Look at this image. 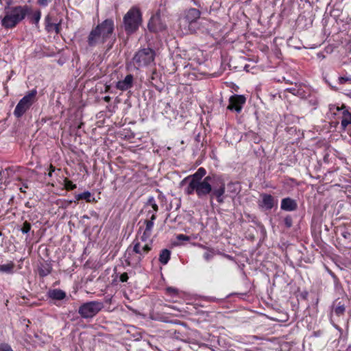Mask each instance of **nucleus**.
<instances>
[{"mask_svg": "<svg viewBox=\"0 0 351 351\" xmlns=\"http://www.w3.org/2000/svg\"><path fill=\"white\" fill-rule=\"evenodd\" d=\"M152 248V241L149 243L142 241L141 237H137L125 252V258L127 265L132 267L138 266Z\"/></svg>", "mask_w": 351, "mask_h": 351, "instance_id": "nucleus-1", "label": "nucleus"}, {"mask_svg": "<svg viewBox=\"0 0 351 351\" xmlns=\"http://www.w3.org/2000/svg\"><path fill=\"white\" fill-rule=\"evenodd\" d=\"M114 31V22L111 19H106L93 29L88 38L90 46L104 43L112 34Z\"/></svg>", "mask_w": 351, "mask_h": 351, "instance_id": "nucleus-2", "label": "nucleus"}, {"mask_svg": "<svg viewBox=\"0 0 351 351\" xmlns=\"http://www.w3.org/2000/svg\"><path fill=\"white\" fill-rule=\"evenodd\" d=\"M27 8L22 6H15L5 10V16L1 20V25L6 29L14 27L25 19Z\"/></svg>", "mask_w": 351, "mask_h": 351, "instance_id": "nucleus-3", "label": "nucleus"}, {"mask_svg": "<svg viewBox=\"0 0 351 351\" xmlns=\"http://www.w3.org/2000/svg\"><path fill=\"white\" fill-rule=\"evenodd\" d=\"M184 191L187 195L195 193L199 198L206 196L212 191L211 176L205 177L203 180L189 182Z\"/></svg>", "mask_w": 351, "mask_h": 351, "instance_id": "nucleus-4", "label": "nucleus"}, {"mask_svg": "<svg viewBox=\"0 0 351 351\" xmlns=\"http://www.w3.org/2000/svg\"><path fill=\"white\" fill-rule=\"evenodd\" d=\"M142 23V15L138 8L133 6L123 17L124 29L128 34L135 32Z\"/></svg>", "mask_w": 351, "mask_h": 351, "instance_id": "nucleus-5", "label": "nucleus"}, {"mask_svg": "<svg viewBox=\"0 0 351 351\" xmlns=\"http://www.w3.org/2000/svg\"><path fill=\"white\" fill-rule=\"evenodd\" d=\"M36 95L37 90L33 89L19 101L14 110V114L16 117H21L30 108L36 101Z\"/></svg>", "mask_w": 351, "mask_h": 351, "instance_id": "nucleus-6", "label": "nucleus"}, {"mask_svg": "<svg viewBox=\"0 0 351 351\" xmlns=\"http://www.w3.org/2000/svg\"><path fill=\"white\" fill-rule=\"evenodd\" d=\"M155 58V52L150 48L138 51L133 58L134 64L138 67H144L152 64Z\"/></svg>", "mask_w": 351, "mask_h": 351, "instance_id": "nucleus-7", "label": "nucleus"}, {"mask_svg": "<svg viewBox=\"0 0 351 351\" xmlns=\"http://www.w3.org/2000/svg\"><path fill=\"white\" fill-rule=\"evenodd\" d=\"M211 197L215 196L217 201L221 204L224 202L223 195L226 192V183L221 176H211Z\"/></svg>", "mask_w": 351, "mask_h": 351, "instance_id": "nucleus-8", "label": "nucleus"}, {"mask_svg": "<svg viewBox=\"0 0 351 351\" xmlns=\"http://www.w3.org/2000/svg\"><path fill=\"white\" fill-rule=\"evenodd\" d=\"M104 307L103 303L92 301L83 304L79 308V314L84 318H91L97 315Z\"/></svg>", "mask_w": 351, "mask_h": 351, "instance_id": "nucleus-9", "label": "nucleus"}, {"mask_svg": "<svg viewBox=\"0 0 351 351\" xmlns=\"http://www.w3.org/2000/svg\"><path fill=\"white\" fill-rule=\"evenodd\" d=\"M199 17L200 12L197 9L191 8L186 12L184 17L181 21V23L184 25H188L189 31L192 32L195 31L194 25Z\"/></svg>", "mask_w": 351, "mask_h": 351, "instance_id": "nucleus-10", "label": "nucleus"}, {"mask_svg": "<svg viewBox=\"0 0 351 351\" xmlns=\"http://www.w3.org/2000/svg\"><path fill=\"white\" fill-rule=\"evenodd\" d=\"M330 110L333 112L335 114H337V112H338V114L341 116V124L343 129L351 124V113L345 106L338 107L333 106L330 108Z\"/></svg>", "mask_w": 351, "mask_h": 351, "instance_id": "nucleus-11", "label": "nucleus"}, {"mask_svg": "<svg viewBox=\"0 0 351 351\" xmlns=\"http://www.w3.org/2000/svg\"><path fill=\"white\" fill-rule=\"evenodd\" d=\"M245 101V97L243 95H234L229 99L228 109L230 110H234L239 113L241 111Z\"/></svg>", "mask_w": 351, "mask_h": 351, "instance_id": "nucleus-12", "label": "nucleus"}, {"mask_svg": "<svg viewBox=\"0 0 351 351\" xmlns=\"http://www.w3.org/2000/svg\"><path fill=\"white\" fill-rule=\"evenodd\" d=\"M261 201L259 202V206L266 210H271L277 204V201L269 194L263 193L261 195Z\"/></svg>", "mask_w": 351, "mask_h": 351, "instance_id": "nucleus-13", "label": "nucleus"}, {"mask_svg": "<svg viewBox=\"0 0 351 351\" xmlns=\"http://www.w3.org/2000/svg\"><path fill=\"white\" fill-rule=\"evenodd\" d=\"M156 219V215L152 214L149 220L145 221L146 227L143 231V233L140 235L142 241H147L152 234V228L154 227V221Z\"/></svg>", "mask_w": 351, "mask_h": 351, "instance_id": "nucleus-14", "label": "nucleus"}, {"mask_svg": "<svg viewBox=\"0 0 351 351\" xmlns=\"http://www.w3.org/2000/svg\"><path fill=\"white\" fill-rule=\"evenodd\" d=\"M134 77L132 75H127L122 80L117 82L116 88L120 90L125 91L132 87Z\"/></svg>", "mask_w": 351, "mask_h": 351, "instance_id": "nucleus-15", "label": "nucleus"}, {"mask_svg": "<svg viewBox=\"0 0 351 351\" xmlns=\"http://www.w3.org/2000/svg\"><path fill=\"white\" fill-rule=\"evenodd\" d=\"M206 175V170L203 167H200L197 171L193 175L186 177L182 182L181 184L184 182H189L191 181H199L203 180V177Z\"/></svg>", "mask_w": 351, "mask_h": 351, "instance_id": "nucleus-16", "label": "nucleus"}, {"mask_svg": "<svg viewBox=\"0 0 351 351\" xmlns=\"http://www.w3.org/2000/svg\"><path fill=\"white\" fill-rule=\"evenodd\" d=\"M297 208V204L295 200L287 197L282 199L281 202V209L287 211H292Z\"/></svg>", "mask_w": 351, "mask_h": 351, "instance_id": "nucleus-17", "label": "nucleus"}, {"mask_svg": "<svg viewBox=\"0 0 351 351\" xmlns=\"http://www.w3.org/2000/svg\"><path fill=\"white\" fill-rule=\"evenodd\" d=\"M160 20L158 17L152 18L151 21L149 22L148 27L151 31L153 32H158L162 31L165 29V25L162 24H159Z\"/></svg>", "mask_w": 351, "mask_h": 351, "instance_id": "nucleus-18", "label": "nucleus"}, {"mask_svg": "<svg viewBox=\"0 0 351 351\" xmlns=\"http://www.w3.org/2000/svg\"><path fill=\"white\" fill-rule=\"evenodd\" d=\"M48 295L50 298L57 300H62L66 297V293L58 289L49 291Z\"/></svg>", "mask_w": 351, "mask_h": 351, "instance_id": "nucleus-19", "label": "nucleus"}, {"mask_svg": "<svg viewBox=\"0 0 351 351\" xmlns=\"http://www.w3.org/2000/svg\"><path fill=\"white\" fill-rule=\"evenodd\" d=\"M15 264L12 261H10L6 264L0 265V271L2 273L12 274L14 273Z\"/></svg>", "mask_w": 351, "mask_h": 351, "instance_id": "nucleus-20", "label": "nucleus"}, {"mask_svg": "<svg viewBox=\"0 0 351 351\" xmlns=\"http://www.w3.org/2000/svg\"><path fill=\"white\" fill-rule=\"evenodd\" d=\"M198 246L202 249L206 250V252L204 254V258L206 261H209L210 259H212L216 254L215 251L212 248L207 247L206 246H204L202 244H199Z\"/></svg>", "mask_w": 351, "mask_h": 351, "instance_id": "nucleus-21", "label": "nucleus"}, {"mask_svg": "<svg viewBox=\"0 0 351 351\" xmlns=\"http://www.w3.org/2000/svg\"><path fill=\"white\" fill-rule=\"evenodd\" d=\"M170 254L171 252L169 250H162L159 256V261L162 264L166 265L170 259Z\"/></svg>", "mask_w": 351, "mask_h": 351, "instance_id": "nucleus-22", "label": "nucleus"}, {"mask_svg": "<svg viewBox=\"0 0 351 351\" xmlns=\"http://www.w3.org/2000/svg\"><path fill=\"white\" fill-rule=\"evenodd\" d=\"M46 29L48 32L54 31L56 34H59L60 32V23H47Z\"/></svg>", "mask_w": 351, "mask_h": 351, "instance_id": "nucleus-23", "label": "nucleus"}, {"mask_svg": "<svg viewBox=\"0 0 351 351\" xmlns=\"http://www.w3.org/2000/svg\"><path fill=\"white\" fill-rule=\"evenodd\" d=\"M90 197H91V193L89 191H85L84 193L78 194L76 196L77 200L85 199L88 202H90Z\"/></svg>", "mask_w": 351, "mask_h": 351, "instance_id": "nucleus-24", "label": "nucleus"}, {"mask_svg": "<svg viewBox=\"0 0 351 351\" xmlns=\"http://www.w3.org/2000/svg\"><path fill=\"white\" fill-rule=\"evenodd\" d=\"M346 310L345 306L339 302L337 306L334 308V312L337 315H341L344 313Z\"/></svg>", "mask_w": 351, "mask_h": 351, "instance_id": "nucleus-25", "label": "nucleus"}, {"mask_svg": "<svg viewBox=\"0 0 351 351\" xmlns=\"http://www.w3.org/2000/svg\"><path fill=\"white\" fill-rule=\"evenodd\" d=\"M147 205L150 206L153 208L154 214H155V213H156L158 211V206L156 204V202L154 200V198L153 197L149 198L148 202H147Z\"/></svg>", "mask_w": 351, "mask_h": 351, "instance_id": "nucleus-26", "label": "nucleus"}, {"mask_svg": "<svg viewBox=\"0 0 351 351\" xmlns=\"http://www.w3.org/2000/svg\"><path fill=\"white\" fill-rule=\"evenodd\" d=\"M64 186L66 190H73L76 188V185L67 179L64 180Z\"/></svg>", "mask_w": 351, "mask_h": 351, "instance_id": "nucleus-27", "label": "nucleus"}, {"mask_svg": "<svg viewBox=\"0 0 351 351\" xmlns=\"http://www.w3.org/2000/svg\"><path fill=\"white\" fill-rule=\"evenodd\" d=\"M30 229H31V224L27 221H25L23 223L22 228H21L22 232L24 234H27L29 232Z\"/></svg>", "mask_w": 351, "mask_h": 351, "instance_id": "nucleus-28", "label": "nucleus"}, {"mask_svg": "<svg viewBox=\"0 0 351 351\" xmlns=\"http://www.w3.org/2000/svg\"><path fill=\"white\" fill-rule=\"evenodd\" d=\"M51 273V268L49 267H47L46 268H41L39 270V274L41 276H46Z\"/></svg>", "mask_w": 351, "mask_h": 351, "instance_id": "nucleus-29", "label": "nucleus"}, {"mask_svg": "<svg viewBox=\"0 0 351 351\" xmlns=\"http://www.w3.org/2000/svg\"><path fill=\"white\" fill-rule=\"evenodd\" d=\"M346 82H351V75L348 77H339V83L341 84H346Z\"/></svg>", "mask_w": 351, "mask_h": 351, "instance_id": "nucleus-30", "label": "nucleus"}, {"mask_svg": "<svg viewBox=\"0 0 351 351\" xmlns=\"http://www.w3.org/2000/svg\"><path fill=\"white\" fill-rule=\"evenodd\" d=\"M0 351H13L11 347L6 343L0 345Z\"/></svg>", "mask_w": 351, "mask_h": 351, "instance_id": "nucleus-31", "label": "nucleus"}, {"mask_svg": "<svg viewBox=\"0 0 351 351\" xmlns=\"http://www.w3.org/2000/svg\"><path fill=\"white\" fill-rule=\"evenodd\" d=\"M177 239L180 241H189V237L186 235H184V234H178L177 236Z\"/></svg>", "mask_w": 351, "mask_h": 351, "instance_id": "nucleus-32", "label": "nucleus"}, {"mask_svg": "<svg viewBox=\"0 0 351 351\" xmlns=\"http://www.w3.org/2000/svg\"><path fill=\"white\" fill-rule=\"evenodd\" d=\"M128 280V275L127 273H123L120 276V280L123 282H126Z\"/></svg>", "mask_w": 351, "mask_h": 351, "instance_id": "nucleus-33", "label": "nucleus"}, {"mask_svg": "<svg viewBox=\"0 0 351 351\" xmlns=\"http://www.w3.org/2000/svg\"><path fill=\"white\" fill-rule=\"evenodd\" d=\"M40 16H41V14H40V12H36V13H34V18L36 23H38V21L40 19Z\"/></svg>", "mask_w": 351, "mask_h": 351, "instance_id": "nucleus-34", "label": "nucleus"}, {"mask_svg": "<svg viewBox=\"0 0 351 351\" xmlns=\"http://www.w3.org/2000/svg\"><path fill=\"white\" fill-rule=\"evenodd\" d=\"M51 0H38L39 5L46 6Z\"/></svg>", "mask_w": 351, "mask_h": 351, "instance_id": "nucleus-35", "label": "nucleus"}, {"mask_svg": "<svg viewBox=\"0 0 351 351\" xmlns=\"http://www.w3.org/2000/svg\"><path fill=\"white\" fill-rule=\"evenodd\" d=\"M11 0H0V3L4 6H8L10 4Z\"/></svg>", "mask_w": 351, "mask_h": 351, "instance_id": "nucleus-36", "label": "nucleus"}, {"mask_svg": "<svg viewBox=\"0 0 351 351\" xmlns=\"http://www.w3.org/2000/svg\"><path fill=\"white\" fill-rule=\"evenodd\" d=\"M285 222L287 227L291 226V219L290 217H286L285 219Z\"/></svg>", "mask_w": 351, "mask_h": 351, "instance_id": "nucleus-37", "label": "nucleus"}, {"mask_svg": "<svg viewBox=\"0 0 351 351\" xmlns=\"http://www.w3.org/2000/svg\"><path fill=\"white\" fill-rule=\"evenodd\" d=\"M28 186L26 184H23V186L20 188V191L22 192V193H25V191L24 189H27Z\"/></svg>", "mask_w": 351, "mask_h": 351, "instance_id": "nucleus-38", "label": "nucleus"}, {"mask_svg": "<svg viewBox=\"0 0 351 351\" xmlns=\"http://www.w3.org/2000/svg\"><path fill=\"white\" fill-rule=\"evenodd\" d=\"M167 291L171 292V293H177V290L172 287L167 288Z\"/></svg>", "mask_w": 351, "mask_h": 351, "instance_id": "nucleus-39", "label": "nucleus"}, {"mask_svg": "<svg viewBox=\"0 0 351 351\" xmlns=\"http://www.w3.org/2000/svg\"><path fill=\"white\" fill-rule=\"evenodd\" d=\"M49 169H50V171H52V172H53L55 171V168L51 165H50Z\"/></svg>", "mask_w": 351, "mask_h": 351, "instance_id": "nucleus-40", "label": "nucleus"}, {"mask_svg": "<svg viewBox=\"0 0 351 351\" xmlns=\"http://www.w3.org/2000/svg\"><path fill=\"white\" fill-rule=\"evenodd\" d=\"M52 173H53L52 171H49V172L48 173L49 177H51L52 176Z\"/></svg>", "mask_w": 351, "mask_h": 351, "instance_id": "nucleus-41", "label": "nucleus"}, {"mask_svg": "<svg viewBox=\"0 0 351 351\" xmlns=\"http://www.w3.org/2000/svg\"><path fill=\"white\" fill-rule=\"evenodd\" d=\"M109 99H110V97H105V100H106V101H109Z\"/></svg>", "mask_w": 351, "mask_h": 351, "instance_id": "nucleus-42", "label": "nucleus"}, {"mask_svg": "<svg viewBox=\"0 0 351 351\" xmlns=\"http://www.w3.org/2000/svg\"><path fill=\"white\" fill-rule=\"evenodd\" d=\"M343 237H346V238L347 234H343Z\"/></svg>", "mask_w": 351, "mask_h": 351, "instance_id": "nucleus-43", "label": "nucleus"}]
</instances>
